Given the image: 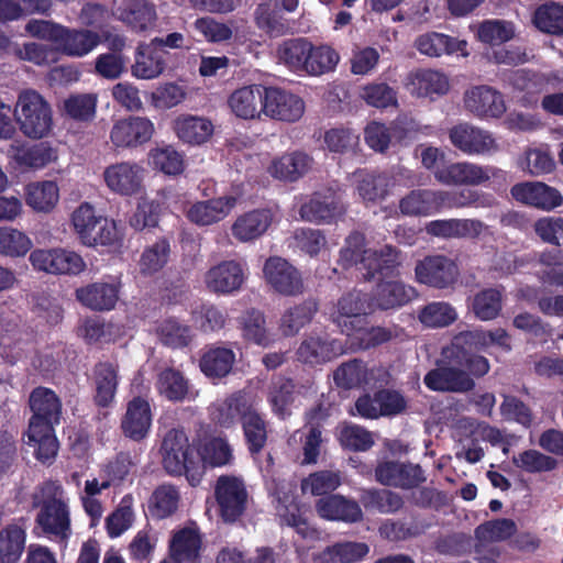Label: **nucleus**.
<instances>
[{"mask_svg": "<svg viewBox=\"0 0 563 563\" xmlns=\"http://www.w3.org/2000/svg\"><path fill=\"white\" fill-rule=\"evenodd\" d=\"M455 336L441 351L442 360L435 368L430 369L423 377V383L432 391L468 393L476 384L475 379L488 374L490 363L487 357L468 353L457 346Z\"/></svg>", "mask_w": 563, "mask_h": 563, "instance_id": "f257e3e1", "label": "nucleus"}, {"mask_svg": "<svg viewBox=\"0 0 563 563\" xmlns=\"http://www.w3.org/2000/svg\"><path fill=\"white\" fill-rule=\"evenodd\" d=\"M363 233L351 232L340 251L338 263L343 269L355 268L365 282H386L397 274L400 265L399 252L385 245L379 251L365 249Z\"/></svg>", "mask_w": 563, "mask_h": 563, "instance_id": "f03ea898", "label": "nucleus"}, {"mask_svg": "<svg viewBox=\"0 0 563 563\" xmlns=\"http://www.w3.org/2000/svg\"><path fill=\"white\" fill-rule=\"evenodd\" d=\"M32 507L38 509L35 525L43 534L60 540L70 537V510L58 481L47 479L37 485L32 494Z\"/></svg>", "mask_w": 563, "mask_h": 563, "instance_id": "7ed1b4c3", "label": "nucleus"}, {"mask_svg": "<svg viewBox=\"0 0 563 563\" xmlns=\"http://www.w3.org/2000/svg\"><path fill=\"white\" fill-rule=\"evenodd\" d=\"M161 452L163 467L169 475H185L191 486L200 484L202 465L185 431L169 430L163 439Z\"/></svg>", "mask_w": 563, "mask_h": 563, "instance_id": "20e7f679", "label": "nucleus"}, {"mask_svg": "<svg viewBox=\"0 0 563 563\" xmlns=\"http://www.w3.org/2000/svg\"><path fill=\"white\" fill-rule=\"evenodd\" d=\"M14 118L20 131L31 139H42L52 130L51 106L33 89H26L19 93L14 107Z\"/></svg>", "mask_w": 563, "mask_h": 563, "instance_id": "39448f33", "label": "nucleus"}, {"mask_svg": "<svg viewBox=\"0 0 563 563\" xmlns=\"http://www.w3.org/2000/svg\"><path fill=\"white\" fill-rule=\"evenodd\" d=\"M408 401L405 395L397 389L382 387L371 393H364L356 398L354 406L349 410L353 417L367 420L379 418H394L406 412Z\"/></svg>", "mask_w": 563, "mask_h": 563, "instance_id": "423d86ee", "label": "nucleus"}, {"mask_svg": "<svg viewBox=\"0 0 563 563\" xmlns=\"http://www.w3.org/2000/svg\"><path fill=\"white\" fill-rule=\"evenodd\" d=\"M434 178L446 186H479L492 178L506 181L507 173L495 166L457 162L438 168L434 172Z\"/></svg>", "mask_w": 563, "mask_h": 563, "instance_id": "0eeeda50", "label": "nucleus"}, {"mask_svg": "<svg viewBox=\"0 0 563 563\" xmlns=\"http://www.w3.org/2000/svg\"><path fill=\"white\" fill-rule=\"evenodd\" d=\"M247 489L244 481L235 475H221L214 485V498L219 516L227 523H233L244 514L247 506Z\"/></svg>", "mask_w": 563, "mask_h": 563, "instance_id": "6e6552de", "label": "nucleus"}, {"mask_svg": "<svg viewBox=\"0 0 563 563\" xmlns=\"http://www.w3.org/2000/svg\"><path fill=\"white\" fill-rule=\"evenodd\" d=\"M261 111L274 120L296 122L305 112V102L299 96L285 89L265 87Z\"/></svg>", "mask_w": 563, "mask_h": 563, "instance_id": "1a4fd4ad", "label": "nucleus"}, {"mask_svg": "<svg viewBox=\"0 0 563 563\" xmlns=\"http://www.w3.org/2000/svg\"><path fill=\"white\" fill-rule=\"evenodd\" d=\"M375 478L384 486L401 489L417 488L427 481L423 468L419 464L399 461H384L375 468Z\"/></svg>", "mask_w": 563, "mask_h": 563, "instance_id": "9d476101", "label": "nucleus"}, {"mask_svg": "<svg viewBox=\"0 0 563 563\" xmlns=\"http://www.w3.org/2000/svg\"><path fill=\"white\" fill-rule=\"evenodd\" d=\"M30 261L34 268L55 275H78L86 267L79 254L62 249L35 250Z\"/></svg>", "mask_w": 563, "mask_h": 563, "instance_id": "9b49d317", "label": "nucleus"}, {"mask_svg": "<svg viewBox=\"0 0 563 563\" xmlns=\"http://www.w3.org/2000/svg\"><path fill=\"white\" fill-rule=\"evenodd\" d=\"M449 139L456 150L470 156L484 155L497 148L490 132L467 122L453 125L449 130Z\"/></svg>", "mask_w": 563, "mask_h": 563, "instance_id": "f8f14e48", "label": "nucleus"}, {"mask_svg": "<svg viewBox=\"0 0 563 563\" xmlns=\"http://www.w3.org/2000/svg\"><path fill=\"white\" fill-rule=\"evenodd\" d=\"M153 133L154 124L150 119L130 115L113 124L110 140L117 148H133L147 143Z\"/></svg>", "mask_w": 563, "mask_h": 563, "instance_id": "ddd939ff", "label": "nucleus"}, {"mask_svg": "<svg viewBox=\"0 0 563 563\" xmlns=\"http://www.w3.org/2000/svg\"><path fill=\"white\" fill-rule=\"evenodd\" d=\"M58 423L52 418H41L34 413L30 419L27 444L34 448V455L42 463H51L57 454L58 441L54 427Z\"/></svg>", "mask_w": 563, "mask_h": 563, "instance_id": "4468645a", "label": "nucleus"}, {"mask_svg": "<svg viewBox=\"0 0 563 563\" xmlns=\"http://www.w3.org/2000/svg\"><path fill=\"white\" fill-rule=\"evenodd\" d=\"M343 212L340 196L330 188L313 192L299 209L301 219L313 223H331Z\"/></svg>", "mask_w": 563, "mask_h": 563, "instance_id": "2eb2a0df", "label": "nucleus"}, {"mask_svg": "<svg viewBox=\"0 0 563 563\" xmlns=\"http://www.w3.org/2000/svg\"><path fill=\"white\" fill-rule=\"evenodd\" d=\"M92 400L98 408H109L115 400L120 383L119 364L110 361L97 362L92 367Z\"/></svg>", "mask_w": 563, "mask_h": 563, "instance_id": "dca6fc26", "label": "nucleus"}, {"mask_svg": "<svg viewBox=\"0 0 563 563\" xmlns=\"http://www.w3.org/2000/svg\"><path fill=\"white\" fill-rule=\"evenodd\" d=\"M456 349L457 346L464 347L468 353H477L487 351L489 346H497L503 352H510L512 349L511 336L503 328L494 330L474 329L456 333L455 335Z\"/></svg>", "mask_w": 563, "mask_h": 563, "instance_id": "f3484780", "label": "nucleus"}, {"mask_svg": "<svg viewBox=\"0 0 563 563\" xmlns=\"http://www.w3.org/2000/svg\"><path fill=\"white\" fill-rule=\"evenodd\" d=\"M144 169L136 163L122 162L108 166L103 178L108 188L121 196H132L141 190Z\"/></svg>", "mask_w": 563, "mask_h": 563, "instance_id": "a211bd4d", "label": "nucleus"}, {"mask_svg": "<svg viewBox=\"0 0 563 563\" xmlns=\"http://www.w3.org/2000/svg\"><path fill=\"white\" fill-rule=\"evenodd\" d=\"M512 198L542 210H552L563 203L561 192L540 181L519 183L511 187Z\"/></svg>", "mask_w": 563, "mask_h": 563, "instance_id": "6ab92c4d", "label": "nucleus"}, {"mask_svg": "<svg viewBox=\"0 0 563 563\" xmlns=\"http://www.w3.org/2000/svg\"><path fill=\"white\" fill-rule=\"evenodd\" d=\"M152 426V409L147 399L135 396L126 404V410L121 419L123 434L133 440L142 441Z\"/></svg>", "mask_w": 563, "mask_h": 563, "instance_id": "aec40b11", "label": "nucleus"}, {"mask_svg": "<svg viewBox=\"0 0 563 563\" xmlns=\"http://www.w3.org/2000/svg\"><path fill=\"white\" fill-rule=\"evenodd\" d=\"M367 319L355 324L351 322L346 324L342 320L340 322V330L343 334L351 338L352 345L363 351L377 347L397 336V328L367 327Z\"/></svg>", "mask_w": 563, "mask_h": 563, "instance_id": "412c9836", "label": "nucleus"}, {"mask_svg": "<svg viewBox=\"0 0 563 563\" xmlns=\"http://www.w3.org/2000/svg\"><path fill=\"white\" fill-rule=\"evenodd\" d=\"M464 103L479 118H499L506 111L503 95L489 86H477L466 91Z\"/></svg>", "mask_w": 563, "mask_h": 563, "instance_id": "4be33fe9", "label": "nucleus"}, {"mask_svg": "<svg viewBox=\"0 0 563 563\" xmlns=\"http://www.w3.org/2000/svg\"><path fill=\"white\" fill-rule=\"evenodd\" d=\"M256 409L254 402L249 395L242 390L235 391L228 396L219 404L213 412V420L222 428H232L249 417Z\"/></svg>", "mask_w": 563, "mask_h": 563, "instance_id": "5701e85b", "label": "nucleus"}, {"mask_svg": "<svg viewBox=\"0 0 563 563\" xmlns=\"http://www.w3.org/2000/svg\"><path fill=\"white\" fill-rule=\"evenodd\" d=\"M416 282H456L460 269L457 263L443 255H427L416 263Z\"/></svg>", "mask_w": 563, "mask_h": 563, "instance_id": "b1692460", "label": "nucleus"}, {"mask_svg": "<svg viewBox=\"0 0 563 563\" xmlns=\"http://www.w3.org/2000/svg\"><path fill=\"white\" fill-rule=\"evenodd\" d=\"M313 158L302 151L285 153L272 161L268 173L275 179L295 183L302 178L310 169Z\"/></svg>", "mask_w": 563, "mask_h": 563, "instance_id": "393cba45", "label": "nucleus"}, {"mask_svg": "<svg viewBox=\"0 0 563 563\" xmlns=\"http://www.w3.org/2000/svg\"><path fill=\"white\" fill-rule=\"evenodd\" d=\"M318 515L327 520L355 523L363 519V511L357 501L341 495H328L316 503Z\"/></svg>", "mask_w": 563, "mask_h": 563, "instance_id": "a878e982", "label": "nucleus"}, {"mask_svg": "<svg viewBox=\"0 0 563 563\" xmlns=\"http://www.w3.org/2000/svg\"><path fill=\"white\" fill-rule=\"evenodd\" d=\"M101 43L98 32L88 29L62 27L57 48L70 57H82L92 52Z\"/></svg>", "mask_w": 563, "mask_h": 563, "instance_id": "bb28decb", "label": "nucleus"}, {"mask_svg": "<svg viewBox=\"0 0 563 563\" xmlns=\"http://www.w3.org/2000/svg\"><path fill=\"white\" fill-rule=\"evenodd\" d=\"M235 205L236 198L233 196L198 201L188 209L186 216L190 222L197 225H211L223 220Z\"/></svg>", "mask_w": 563, "mask_h": 563, "instance_id": "cd10ccee", "label": "nucleus"}, {"mask_svg": "<svg viewBox=\"0 0 563 563\" xmlns=\"http://www.w3.org/2000/svg\"><path fill=\"white\" fill-rule=\"evenodd\" d=\"M344 353L340 340H328L320 336L305 339L297 350L298 360L310 365H319L332 361Z\"/></svg>", "mask_w": 563, "mask_h": 563, "instance_id": "c85d7f7f", "label": "nucleus"}, {"mask_svg": "<svg viewBox=\"0 0 563 563\" xmlns=\"http://www.w3.org/2000/svg\"><path fill=\"white\" fill-rule=\"evenodd\" d=\"M374 311L376 310L371 294L354 289L339 299L338 316L334 318V322L339 328L342 320L346 324L349 322L360 323Z\"/></svg>", "mask_w": 563, "mask_h": 563, "instance_id": "c756f323", "label": "nucleus"}, {"mask_svg": "<svg viewBox=\"0 0 563 563\" xmlns=\"http://www.w3.org/2000/svg\"><path fill=\"white\" fill-rule=\"evenodd\" d=\"M273 222L269 209H254L236 218L231 227L232 235L240 242H250L262 236Z\"/></svg>", "mask_w": 563, "mask_h": 563, "instance_id": "7c9ffc66", "label": "nucleus"}, {"mask_svg": "<svg viewBox=\"0 0 563 563\" xmlns=\"http://www.w3.org/2000/svg\"><path fill=\"white\" fill-rule=\"evenodd\" d=\"M428 234L441 239L477 238L484 230V223L477 219H441L426 225Z\"/></svg>", "mask_w": 563, "mask_h": 563, "instance_id": "2f4dec72", "label": "nucleus"}, {"mask_svg": "<svg viewBox=\"0 0 563 563\" xmlns=\"http://www.w3.org/2000/svg\"><path fill=\"white\" fill-rule=\"evenodd\" d=\"M168 59L151 42L140 43L132 65V75L140 79L158 77L167 67Z\"/></svg>", "mask_w": 563, "mask_h": 563, "instance_id": "473e14b6", "label": "nucleus"}, {"mask_svg": "<svg viewBox=\"0 0 563 563\" xmlns=\"http://www.w3.org/2000/svg\"><path fill=\"white\" fill-rule=\"evenodd\" d=\"M235 363V353L232 349L220 345H210L199 360L200 371L208 378H223L228 376Z\"/></svg>", "mask_w": 563, "mask_h": 563, "instance_id": "72a5a7b5", "label": "nucleus"}, {"mask_svg": "<svg viewBox=\"0 0 563 563\" xmlns=\"http://www.w3.org/2000/svg\"><path fill=\"white\" fill-rule=\"evenodd\" d=\"M121 284H87L76 290L77 299L86 307L96 311L111 310L119 298Z\"/></svg>", "mask_w": 563, "mask_h": 563, "instance_id": "f704fd0d", "label": "nucleus"}, {"mask_svg": "<svg viewBox=\"0 0 563 563\" xmlns=\"http://www.w3.org/2000/svg\"><path fill=\"white\" fill-rule=\"evenodd\" d=\"M375 310H388L407 305L418 296L410 284H376L371 294Z\"/></svg>", "mask_w": 563, "mask_h": 563, "instance_id": "c9c22d12", "label": "nucleus"}, {"mask_svg": "<svg viewBox=\"0 0 563 563\" xmlns=\"http://www.w3.org/2000/svg\"><path fill=\"white\" fill-rule=\"evenodd\" d=\"M173 128L179 140L191 145L207 142L213 133V124L210 120L191 114L177 117Z\"/></svg>", "mask_w": 563, "mask_h": 563, "instance_id": "e433bc0d", "label": "nucleus"}, {"mask_svg": "<svg viewBox=\"0 0 563 563\" xmlns=\"http://www.w3.org/2000/svg\"><path fill=\"white\" fill-rule=\"evenodd\" d=\"M393 186L391 178L382 172H360L356 181V191L365 203H376L389 195Z\"/></svg>", "mask_w": 563, "mask_h": 563, "instance_id": "4c0bfd02", "label": "nucleus"}, {"mask_svg": "<svg viewBox=\"0 0 563 563\" xmlns=\"http://www.w3.org/2000/svg\"><path fill=\"white\" fill-rule=\"evenodd\" d=\"M264 86L253 85L236 89L228 99L231 111L241 119H254L258 114V104L263 108Z\"/></svg>", "mask_w": 563, "mask_h": 563, "instance_id": "58836bf2", "label": "nucleus"}, {"mask_svg": "<svg viewBox=\"0 0 563 563\" xmlns=\"http://www.w3.org/2000/svg\"><path fill=\"white\" fill-rule=\"evenodd\" d=\"M201 537L198 530L185 527L176 531L169 542L170 556L177 562H195L200 556Z\"/></svg>", "mask_w": 563, "mask_h": 563, "instance_id": "ea45409f", "label": "nucleus"}, {"mask_svg": "<svg viewBox=\"0 0 563 563\" xmlns=\"http://www.w3.org/2000/svg\"><path fill=\"white\" fill-rule=\"evenodd\" d=\"M119 11L120 19L137 32L147 30L156 20L155 5L147 0H124Z\"/></svg>", "mask_w": 563, "mask_h": 563, "instance_id": "a19ab883", "label": "nucleus"}, {"mask_svg": "<svg viewBox=\"0 0 563 563\" xmlns=\"http://www.w3.org/2000/svg\"><path fill=\"white\" fill-rule=\"evenodd\" d=\"M244 443L252 456L262 453L268 440V422L257 409L246 417L241 424Z\"/></svg>", "mask_w": 563, "mask_h": 563, "instance_id": "79ce46f5", "label": "nucleus"}, {"mask_svg": "<svg viewBox=\"0 0 563 563\" xmlns=\"http://www.w3.org/2000/svg\"><path fill=\"white\" fill-rule=\"evenodd\" d=\"M412 93L418 97L443 96L450 89L448 77L438 70L418 69L410 75Z\"/></svg>", "mask_w": 563, "mask_h": 563, "instance_id": "37998d69", "label": "nucleus"}, {"mask_svg": "<svg viewBox=\"0 0 563 563\" xmlns=\"http://www.w3.org/2000/svg\"><path fill=\"white\" fill-rule=\"evenodd\" d=\"M310 49L311 42L308 38L295 37L283 41L276 49V55L279 63L298 73L305 71Z\"/></svg>", "mask_w": 563, "mask_h": 563, "instance_id": "c03bdc74", "label": "nucleus"}, {"mask_svg": "<svg viewBox=\"0 0 563 563\" xmlns=\"http://www.w3.org/2000/svg\"><path fill=\"white\" fill-rule=\"evenodd\" d=\"M26 531L18 523L0 530V563H18L25 550Z\"/></svg>", "mask_w": 563, "mask_h": 563, "instance_id": "a18cd8bd", "label": "nucleus"}, {"mask_svg": "<svg viewBox=\"0 0 563 563\" xmlns=\"http://www.w3.org/2000/svg\"><path fill=\"white\" fill-rule=\"evenodd\" d=\"M399 210L404 216L426 217L438 211L437 190L413 189L399 201Z\"/></svg>", "mask_w": 563, "mask_h": 563, "instance_id": "49530a36", "label": "nucleus"}, {"mask_svg": "<svg viewBox=\"0 0 563 563\" xmlns=\"http://www.w3.org/2000/svg\"><path fill=\"white\" fill-rule=\"evenodd\" d=\"M156 389L161 396L169 401L178 402L185 400L189 391V382L183 372L166 367L162 369L156 379Z\"/></svg>", "mask_w": 563, "mask_h": 563, "instance_id": "de8ad7c7", "label": "nucleus"}, {"mask_svg": "<svg viewBox=\"0 0 563 563\" xmlns=\"http://www.w3.org/2000/svg\"><path fill=\"white\" fill-rule=\"evenodd\" d=\"M255 22L271 37L283 36L289 31L288 21L277 3L265 2L255 9Z\"/></svg>", "mask_w": 563, "mask_h": 563, "instance_id": "09e8293b", "label": "nucleus"}, {"mask_svg": "<svg viewBox=\"0 0 563 563\" xmlns=\"http://www.w3.org/2000/svg\"><path fill=\"white\" fill-rule=\"evenodd\" d=\"M179 500L180 493L176 486L162 484L154 489L148 500L150 512L156 519L170 517L178 509Z\"/></svg>", "mask_w": 563, "mask_h": 563, "instance_id": "8fccbe9b", "label": "nucleus"}, {"mask_svg": "<svg viewBox=\"0 0 563 563\" xmlns=\"http://www.w3.org/2000/svg\"><path fill=\"white\" fill-rule=\"evenodd\" d=\"M29 405L34 415L60 421L62 401L57 394L47 387H35L29 397Z\"/></svg>", "mask_w": 563, "mask_h": 563, "instance_id": "3c124183", "label": "nucleus"}, {"mask_svg": "<svg viewBox=\"0 0 563 563\" xmlns=\"http://www.w3.org/2000/svg\"><path fill=\"white\" fill-rule=\"evenodd\" d=\"M336 439L344 450L352 452H365L374 445L371 431L346 421L336 428Z\"/></svg>", "mask_w": 563, "mask_h": 563, "instance_id": "603ef678", "label": "nucleus"}, {"mask_svg": "<svg viewBox=\"0 0 563 563\" xmlns=\"http://www.w3.org/2000/svg\"><path fill=\"white\" fill-rule=\"evenodd\" d=\"M515 25L510 21L490 19L477 25L476 37L479 42L490 46H498L515 37Z\"/></svg>", "mask_w": 563, "mask_h": 563, "instance_id": "864d4df0", "label": "nucleus"}, {"mask_svg": "<svg viewBox=\"0 0 563 563\" xmlns=\"http://www.w3.org/2000/svg\"><path fill=\"white\" fill-rule=\"evenodd\" d=\"M296 385L292 379L280 377L273 383L268 395L272 411L279 419H286L291 415L290 406L295 399Z\"/></svg>", "mask_w": 563, "mask_h": 563, "instance_id": "5fc2aeb1", "label": "nucleus"}, {"mask_svg": "<svg viewBox=\"0 0 563 563\" xmlns=\"http://www.w3.org/2000/svg\"><path fill=\"white\" fill-rule=\"evenodd\" d=\"M367 366L361 358H352L342 363L333 372V382L336 387L350 390L358 388L367 382Z\"/></svg>", "mask_w": 563, "mask_h": 563, "instance_id": "6e6d98bb", "label": "nucleus"}, {"mask_svg": "<svg viewBox=\"0 0 563 563\" xmlns=\"http://www.w3.org/2000/svg\"><path fill=\"white\" fill-rule=\"evenodd\" d=\"M59 190L52 180L30 184L26 188V203L37 211H49L58 201Z\"/></svg>", "mask_w": 563, "mask_h": 563, "instance_id": "4d7b16f0", "label": "nucleus"}, {"mask_svg": "<svg viewBox=\"0 0 563 563\" xmlns=\"http://www.w3.org/2000/svg\"><path fill=\"white\" fill-rule=\"evenodd\" d=\"M538 30L552 35H563V5L548 1L539 5L533 14Z\"/></svg>", "mask_w": 563, "mask_h": 563, "instance_id": "13d9d810", "label": "nucleus"}, {"mask_svg": "<svg viewBox=\"0 0 563 563\" xmlns=\"http://www.w3.org/2000/svg\"><path fill=\"white\" fill-rule=\"evenodd\" d=\"M460 44L456 38L438 32L420 35L416 41L417 49L431 57L453 54L460 49Z\"/></svg>", "mask_w": 563, "mask_h": 563, "instance_id": "bf43d9fd", "label": "nucleus"}, {"mask_svg": "<svg viewBox=\"0 0 563 563\" xmlns=\"http://www.w3.org/2000/svg\"><path fill=\"white\" fill-rule=\"evenodd\" d=\"M198 453L200 463L212 467L228 465L233 460L232 448L228 440L221 437H213L207 440Z\"/></svg>", "mask_w": 563, "mask_h": 563, "instance_id": "052dcab7", "label": "nucleus"}, {"mask_svg": "<svg viewBox=\"0 0 563 563\" xmlns=\"http://www.w3.org/2000/svg\"><path fill=\"white\" fill-rule=\"evenodd\" d=\"M419 321L431 329L445 328L457 319L456 310L448 302H430L419 311Z\"/></svg>", "mask_w": 563, "mask_h": 563, "instance_id": "680f3d73", "label": "nucleus"}, {"mask_svg": "<svg viewBox=\"0 0 563 563\" xmlns=\"http://www.w3.org/2000/svg\"><path fill=\"white\" fill-rule=\"evenodd\" d=\"M307 59L303 73L311 76H320L333 71L340 60V56L328 45L314 46L311 43V49Z\"/></svg>", "mask_w": 563, "mask_h": 563, "instance_id": "e2e57ef3", "label": "nucleus"}, {"mask_svg": "<svg viewBox=\"0 0 563 563\" xmlns=\"http://www.w3.org/2000/svg\"><path fill=\"white\" fill-rule=\"evenodd\" d=\"M170 254L169 241L165 238L144 249L140 258V269L143 275H153L159 272L168 262Z\"/></svg>", "mask_w": 563, "mask_h": 563, "instance_id": "0e129e2a", "label": "nucleus"}, {"mask_svg": "<svg viewBox=\"0 0 563 563\" xmlns=\"http://www.w3.org/2000/svg\"><path fill=\"white\" fill-rule=\"evenodd\" d=\"M317 310L318 303L313 300H307L299 306L288 309L280 320L283 333L287 336L295 335L311 321Z\"/></svg>", "mask_w": 563, "mask_h": 563, "instance_id": "69168bd1", "label": "nucleus"}, {"mask_svg": "<svg viewBox=\"0 0 563 563\" xmlns=\"http://www.w3.org/2000/svg\"><path fill=\"white\" fill-rule=\"evenodd\" d=\"M365 508L376 509L382 514H394L402 508V497L388 489H368L361 498Z\"/></svg>", "mask_w": 563, "mask_h": 563, "instance_id": "338daca9", "label": "nucleus"}, {"mask_svg": "<svg viewBox=\"0 0 563 563\" xmlns=\"http://www.w3.org/2000/svg\"><path fill=\"white\" fill-rule=\"evenodd\" d=\"M517 532V525L512 519H493L481 523L475 529V537L482 542L505 541Z\"/></svg>", "mask_w": 563, "mask_h": 563, "instance_id": "774afa93", "label": "nucleus"}]
</instances>
